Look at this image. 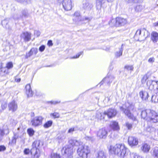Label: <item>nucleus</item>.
<instances>
[{
	"instance_id": "1",
	"label": "nucleus",
	"mask_w": 158,
	"mask_h": 158,
	"mask_svg": "<svg viewBox=\"0 0 158 158\" xmlns=\"http://www.w3.org/2000/svg\"><path fill=\"white\" fill-rule=\"evenodd\" d=\"M109 150L111 154L124 158L128 150L124 144L121 143L110 145Z\"/></svg>"
},
{
	"instance_id": "2",
	"label": "nucleus",
	"mask_w": 158,
	"mask_h": 158,
	"mask_svg": "<svg viewBox=\"0 0 158 158\" xmlns=\"http://www.w3.org/2000/svg\"><path fill=\"white\" fill-rule=\"evenodd\" d=\"M142 118L146 119L148 123H156L158 122V114L150 109L143 110L141 111Z\"/></svg>"
},
{
	"instance_id": "3",
	"label": "nucleus",
	"mask_w": 158,
	"mask_h": 158,
	"mask_svg": "<svg viewBox=\"0 0 158 158\" xmlns=\"http://www.w3.org/2000/svg\"><path fill=\"white\" fill-rule=\"evenodd\" d=\"M134 108V106L130 104L129 103L126 102L125 104L123 106V107H120V110L123 111L125 114L130 119L134 121L138 122L137 120L136 117L134 116L130 112V109L132 110Z\"/></svg>"
},
{
	"instance_id": "4",
	"label": "nucleus",
	"mask_w": 158,
	"mask_h": 158,
	"mask_svg": "<svg viewBox=\"0 0 158 158\" xmlns=\"http://www.w3.org/2000/svg\"><path fill=\"white\" fill-rule=\"evenodd\" d=\"M89 152V147L82 143L79 145L77 150V152L79 156L77 158H87V155Z\"/></svg>"
},
{
	"instance_id": "5",
	"label": "nucleus",
	"mask_w": 158,
	"mask_h": 158,
	"mask_svg": "<svg viewBox=\"0 0 158 158\" xmlns=\"http://www.w3.org/2000/svg\"><path fill=\"white\" fill-rule=\"evenodd\" d=\"M73 150L72 146L67 145L64 146L62 149L61 152L63 154H66L69 158L73 157Z\"/></svg>"
},
{
	"instance_id": "6",
	"label": "nucleus",
	"mask_w": 158,
	"mask_h": 158,
	"mask_svg": "<svg viewBox=\"0 0 158 158\" xmlns=\"http://www.w3.org/2000/svg\"><path fill=\"white\" fill-rule=\"evenodd\" d=\"M58 2L62 4L64 9L69 10L72 8V2L71 0H58Z\"/></svg>"
},
{
	"instance_id": "7",
	"label": "nucleus",
	"mask_w": 158,
	"mask_h": 158,
	"mask_svg": "<svg viewBox=\"0 0 158 158\" xmlns=\"http://www.w3.org/2000/svg\"><path fill=\"white\" fill-rule=\"evenodd\" d=\"M44 118L41 116H36L31 120L32 125L34 127H38L41 125Z\"/></svg>"
},
{
	"instance_id": "8",
	"label": "nucleus",
	"mask_w": 158,
	"mask_h": 158,
	"mask_svg": "<svg viewBox=\"0 0 158 158\" xmlns=\"http://www.w3.org/2000/svg\"><path fill=\"white\" fill-rule=\"evenodd\" d=\"M107 135V131L104 128L100 129L97 133L98 137L101 139L105 138Z\"/></svg>"
},
{
	"instance_id": "9",
	"label": "nucleus",
	"mask_w": 158,
	"mask_h": 158,
	"mask_svg": "<svg viewBox=\"0 0 158 158\" xmlns=\"http://www.w3.org/2000/svg\"><path fill=\"white\" fill-rule=\"evenodd\" d=\"M128 142L129 145L132 147L138 145V139L135 137L130 136L128 139Z\"/></svg>"
},
{
	"instance_id": "10",
	"label": "nucleus",
	"mask_w": 158,
	"mask_h": 158,
	"mask_svg": "<svg viewBox=\"0 0 158 158\" xmlns=\"http://www.w3.org/2000/svg\"><path fill=\"white\" fill-rule=\"evenodd\" d=\"M115 77L112 74H108L107 76L105 77L100 82V84L102 85L104 82H106L108 84H110L114 79Z\"/></svg>"
},
{
	"instance_id": "11",
	"label": "nucleus",
	"mask_w": 158,
	"mask_h": 158,
	"mask_svg": "<svg viewBox=\"0 0 158 158\" xmlns=\"http://www.w3.org/2000/svg\"><path fill=\"white\" fill-rule=\"evenodd\" d=\"M92 4L89 3L88 0H84L83 2L82 8L87 11L90 10L93 7Z\"/></svg>"
},
{
	"instance_id": "12",
	"label": "nucleus",
	"mask_w": 158,
	"mask_h": 158,
	"mask_svg": "<svg viewBox=\"0 0 158 158\" xmlns=\"http://www.w3.org/2000/svg\"><path fill=\"white\" fill-rule=\"evenodd\" d=\"M117 114L116 110L114 109H109L107 111H105L103 115H107L108 118H111L115 116Z\"/></svg>"
},
{
	"instance_id": "13",
	"label": "nucleus",
	"mask_w": 158,
	"mask_h": 158,
	"mask_svg": "<svg viewBox=\"0 0 158 158\" xmlns=\"http://www.w3.org/2000/svg\"><path fill=\"white\" fill-rule=\"evenodd\" d=\"M32 158H39L41 153L39 149L32 148L31 151Z\"/></svg>"
},
{
	"instance_id": "14",
	"label": "nucleus",
	"mask_w": 158,
	"mask_h": 158,
	"mask_svg": "<svg viewBox=\"0 0 158 158\" xmlns=\"http://www.w3.org/2000/svg\"><path fill=\"white\" fill-rule=\"evenodd\" d=\"M31 34L27 32H25L22 33L20 35L22 39H23L25 41L28 42L31 39Z\"/></svg>"
},
{
	"instance_id": "15",
	"label": "nucleus",
	"mask_w": 158,
	"mask_h": 158,
	"mask_svg": "<svg viewBox=\"0 0 158 158\" xmlns=\"http://www.w3.org/2000/svg\"><path fill=\"white\" fill-rule=\"evenodd\" d=\"M147 85L148 86L149 85V89L152 90L154 89V85L156 86V89H158V81H148L147 82Z\"/></svg>"
},
{
	"instance_id": "16",
	"label": "nucleus",
	"mask_w": 158,
	"mask_h": 158,
	"mask_svg": "<svg viewBox=\"0 0 158 158\" xmlns=\"http://www.w3.org/2000/svg\"><path fill=\"white\" fill-rule=\"evenodd\" d=\"M26 94L28 97H31L33 96V93L31 89V85L30 84H27L25 86Z\"/></svg>"
},
{
	"instance_id": "17",
	"label": "nucleus",
	"mask_w": 158,
	"mask_h": 158,
	"mask_svg": "<svg viewBox=\"0 0 158 158\" xmlns=\"http://www.w3.org/2000/svg\"><path fill=\"white\" fill-rule=\"evenodd\" d=\"M9 110L13 112L16 111L17 109V105L14 101L10 102L8 105Z\"/></svg>"
},
{
	"instance_id": "18",
	"label": "nucleus",
	"mask_w": 158,
	"mask_h": 158,
	"mask_svg": "<svg viewBox=\"0 0 158 158\" xmlns=\"http://www.w3.org/2000/svg\"><path fill=\"white\" fill-rule=\"evenodd\" d=\"M150 149V145L146 143L143 144L141 147V150L144 153H148Z\"/></svg>"
},
{
	"instance_id": "19",
	"label": "nucleus",
	"mask_w": 158,
	"mask_h": 158,
	"mask_svg": "<svg viewBox=\"0 0 158 158\" xmlns=\"http://www.w3.org/2000/svg\"><path fill=\"white\" fill-rule=\"evenodd\" d=\"M139 96L143 100L145 101L148 100L149 97L148 93L147 92L143 91L140 92Z\"/></svg>"
},
{
	"instance_id": "20",
	"label": "nucleus",
	"mask_w": 158,
	"mask_h": 158,
	"mask_svg": "<svg viewBox=\"0 0 158 158\" xmlns=\"http://www.w3.org/2000/svg\"><path fill=\"white\" fill-rule=\"evenodd\" d=\"M110 126L114 130H118L119 129V127L118 122L113 121L111 122Z\"/></svg>"
},
{
	"instance_id": "21",
	"label": "nucleus",
	"mask_w": 158,
	"mask_h": 158,
	"mask_svg": "<svg viewBox=\"0 0 158 158\" xmlns=\"http://www.w3.org/2000/svg\"><path fill=\"white\" fill-rule=\"evenodd\" d=\"M116 23L117 24L122 26L126 23L127 21L126 19L121 18H117L116 19Z\"/></svg>"
},
{
	"instance_id": "22",
	"label": "nucleus",
	"mask_w": 158,
	"mask_h": 158,
	"mask_svg": "<svg viewBox=\"0 0 158 158\" xmlns=\"http://www.w3.org/2000/svg\"><path fill=\"white\" fill-rule=\"evenodd\" d=\"M69 142L72 146L75 145L78 147L82 143L81 142L78 141L74 139H70Z\"/></svg>"
},
{
	"instance_id": "23",
	"label": "nucleus",
	"mask_w": 158,
	"mask_h": 158,
	"mask_svg": "<svg viewBox=\"0 0 158 158\" xmlns=\"http://www.w3.org/2000/svg\"><path fill=\"white\" fill-rule=\"evenodd\" d=\"M5 131L6 132V134H9V131L8 128L6 129L0 128V142L2 139Z\"/></svg>"
},
{
	"instance_id": "24",
	"label": "nucleus",
	"mask_w": 158,
	"mask_h": 158,
	"mask_svg": "<svg viewBox=\"0 0 158 158\" xmlns=\"http://www.w3.org/2000/svg\"><path fill=\"white\" fill-rule=\"evenodd\" d=\"M151 39L154 43L156 42L158 40V33L156 31H153L151 33Z\"/></svg>"
},
{
	"instance_id": "25",
	"label": "nucleus",
	"mask_w": 158,
	"mask_h": 158,
	"mask_svg": "<svg viewBox=\"0 0 158 158\" xmlns=\"http://www.w3.org/2000/svg\"><path fill=\"white\" fill-rule=\"evenodd\" d=\"M38 52L37 49L36 48H31L30 51L27 53L26 55V58H27L31 56L34 52L35 54H36Z\"/></svg>"
},
{
	"instance_id": "26",
	"label": "nucleus",
	"mask_w": 158,
	"mask_h": 158,
	"mask_svg": "<svg viewBox=\"0 0 158 158\" xmlns=\"http://www.w3.org/2000/svg\"><path fill=\"white\" fill-rule=\"evenodd\" d=\"M96 158H106L105 153L102 151L98 152L97 153Z\"/></svg>"
},
{
	"instance_id": "27",
	"label": "nucleus",
	"mask_w": 158,
	"mask_h": 158,
	"mask_svg": "<svg viewBox=\"0 0 158 158\" xmlns=\"http://www.w3.org/2000/svg\"><path fill=\"white\" fill-rule=\"evenodd\" d=\"M152 155L155 158H158V147H155L153 149Z\"/></svg>"
},
{
	"instance_id": "28",
	"label": "nucleus",
	"mask_w": 158,
	"mask_h": 158,
	"mask_svg": "<svg viewBox=\"0 0 158 158\" xmlns=\"http://www.w3.org/2000/svg\"><path fill=\"white\" fill-rule=\"evenodd\" d=\"M106 2V0H96V3L97 8H100L102 4Z\"/></svg>"
},
{
	"instance_id": "29",
	"label": "nucleus",
	"mask_w": 158,
	"mask_h": 158,
	"mask_svg": "<svg viewBox=\"0 0 158 158\" xmlns=\"http://www.w3.org/2000/svg\"><path fill=\"white\" fill-rule=\"evenodd\" d=\"M40 145V142L39 141H35L33 143L32 148L39 149V147Z\"/></svg>"
},
{
	"instance_id": "30",
	"label": "nucleus",
	"mask_w": 158,
	"mask_h": 158,
	"mask_svg": "<svg viewBox=\"0 0 158 158\" xmlns=\"http://www.w3.org/2000/svg\"><path fill=\"white\" fill-rule=\"evenodd\" d=\"M52 121L49 120L46 122L44 125V127L45 128H48L51 127L52 124Z\"/></svg>"
},
{
	"instance_id": "31",
	"label": "nucleus",
	"mask_w": 158,
	"mask_h": 158,
	"mask_svg": "<svg viewBox=\"0 0 158 158\" xmlns=\"http://www.w3.org/2000/svg\"><path fill=\"white\" fill-rule=\"evenodd\" d=\"M103 113H102L99 112H97L96 115V117L98 119H103L104 118V116L106 115L105 114L103 115Z\"/></svg>"
},
{
	"instance_id": "32",
	"label": "nucleus",
	"mask_w": 158,
	"mask_h": 158,
	"mask_svg": "<svg viewBox=\"0 0 158 158\" xmlns=\"http://www.w3.org/2000/svg\"><path fill=\"white\" fill-rule=\"evenodd\" d=\"M128 158H143L142 157L139 156L135 152L130 153V157Z\"/></svg>"
},
{
	"instance_id": "33",
	"label": "nucleus",
	"mask_w": 158,
	"mask_h": 158,
	"mask_svg": "<svg viewBox=\"0 0 158 158\" xmlns=\"http://www.w3.org/2000/svg\"><path fill=\"white\" fill-rule=\"evenodd\" d=\"M22 14L23 16L25 17H27L29 16V14L27 9L23 10L22 11Z\"/></svg>"
},
{
	"instance_id": "34",
	"label": "nucleus",
	"mask_w": 158,
	"mask_h": 158,
	"mask_svg": "<svg viewBox=\"0 0 158 158\" xmlns=\"http://www.w3.org/2000/svg\"><path fill=\"white\" fill-rule=\"evenodd\" d=\"M27 132L30 136H32L34 134L35 131L32 128H29L27 130Z\"/></svg>"
},
{
	"instance_id": "35",
	"label": "nucleus",
	"mask_w": 158,
	"mask_h": 158,
	"mask_svg": "<svg viewBox=\"0 0 158 158\" xmlns=\"http://www.w3.org/2000/svg\"><path fill=\"white\" fill-rule=\"evenodd\" d=\"M123 51V45H122L121 48L120 49L119 52H117L115 53V56L117 57H118L121 56L122 54V52Z\"/></svg>"
},
{
	"instance_id": "36",
	"label": "nucleus",
	"mask_w": 158,
	"mask_h": 158,
	"mask_svg": "<svg viewBox=\"0 0 158 158\" xmlns=\"http://www.w3.org/2000/svg\"><path fill=\"white\" fill-rule=\"evenodd\" d=\"M151 101L152 102L154 103L158 102V97L157 94L156 95H154L152 96Z\"/></svg>"
},
{
	"instance_id": "37",
	"label": "nucleus",
	"mask_w": 158,
	"mask_h": 158,
	"mask_svg": "<svg viewBox=\"0 0 158 158\" xmlns=\"http://www.w3.org/2000/svg\"><path fill=\"white\" fill-rule=\"evenodd\" d=\"M77 18V20H81V17L80 15V14L79 12H75L73 16V18Z\"/></svg>"
},
{
	"instance_id": "38",
	"label": "nucleus",
	"mask_w": 158,
	"mask_h": 158,
	"mask_svg": "<svg viewBox=\"0 0 158 158\" xmlns=\"http://www.w3.org/2000/svg\"><path fill=\"white\" fill-rule=\"evenodd\" d=\"M15 1L19 2L25 4L30 3L31 2V0H15Z\"/></svg>"
},
{
	"instance_id": "39",
	"label": "nucleus",
	"mask_w": 158,
	"mask_h": 158,
	"mask_svg": "<svg viewBox=\"0 0 158 158\" xmlns=\"http://www.w3.org/2000/svg\"><path fill=\"white\" fill-rule=\"evenodd\" d=\"M143 7L142 6L137 5L135 8V11L136 12L141 11L143 9Z\"/></svg>"
},
{
	"instance_id": "40",
	"label": "nucleus",
	"mask_w": 158,
	"mask_h": 158,
	"mask_svg": "<svg viewBox=\"0 0 158 158\" xmlns=\"http://www.w3.org/2000/svg\"><path fill=\"white\" fill-rule=\"evenodd\" d=\"M148 78L147 75H144L141 79V82L142 84H144Z\"/></svg>"
},
{
	"instance_id": "41",
	"label": "nucleus",
	"mask_w": 158,
	"mask_h": 158,
	"mask_svg": "<svg viewBox=\"0 0 158 158\" xmlns=\"http://www.w3.org/2000/svg\"><path fill=\"white\" fill-rule=\"evenodd\" d=\"M142 32L143 33V36L145 38L147 37L149 34L145 28L142 29Z\"/></svg>"
},
{
	"instance_id": "42",
	"label": "nucleus",
	"mask_w": 158,
	"mask_h": 158,
	"mask_svg": "<svg viewBox=\"0 0 158 158\" xmlns=\"http://www.w3.org/2000/svg\"><path fill=\"white\" fill-rule=\"evenodd\" d=\"M124 125L128 130L131 129L132 127V124L128 122H126Z\"/></svg>"
},
{
	"instance_id": "43",
	"label": "nucleus",
	"mask_w": 158,
	"mask_h": 158,
	"mask_svg": "<svg viewBox=\"0 0 158 158\" xmlns=\"http://www.w3.org/2000/svg\"><path fill=\"white\" fill-rule=\"evenodd\" d=\"M8 23V20L7 19H6L2 20V22L1 24L3 26L6 27V25Z\"/></svg>"
},
{
	"instance_id": "44",
	"label": "nucleus",
	"mask_w": 158,
	"mask_h": 158,
	"mask_svg": "<svg viewBox=\"0 0 158 158\" xmlns=\"http://www.w3.org/2000/svg\"><path fill=\"white\" fill-rule=\"evenodd\" d=\"M124 68L128 70L131 71H132L134 69V67L132 65H126L124 67Z\"/></svg>"
},
{
	"instance_id": "45",
	"label": "nucleus",
	"mask_w": 158,
	"mask_h": 158,
	"mask_svg": "<svg viewBox=\"0 0 158 158\" xmlns=\"http://www.w3.org/2000/svg\"><path fill=\"white\" fill-rule=\"evenodd\" d=\"M128 4H132L133 3L138 2L140 0H125Z\"/></svg>"
},
{
	"instance_id": "46",
	"label": "nucleus",
	"mask_w": 158,
	"mask_h": 158,
	"mask_svg": "<svg viewBox=\"0 0 158 158\" xmlns=\"http://www.w3.org/2000/svg\"><path fill=\"white\" fill-rule=\"evenodd\" d=\"M50 116H53L54 118H58L60 116V114L58 113L55 112L53 113H51Z\"/></svg>"
},
{
	"instance_id": "47",
	"label": "nucleus",
	"mask_w": 158,
	"mask_h": 158,
	"mask_svg": "<svg viewBox=\"0 0 158 158\" xmlns=\"http://www.w3.org/2000/svg\"><path fill=\"white\" fill-rule=\"evenodd\" d=\"M23 131V129L22 128H21L20 127H18L17 129V135H18L17 136H19L20 133H21Z\"/></svg>"
},
{
	"instance_id": "48",
	"label": "nucleus",
	"mask_w": 158,
	"mask_h": 158,
	"mask_svg": "<svg viewBox=\"0 0 158 158\" xmlns=\"http://www.w3.org/2000/svg\"><path fill=\"white\" fill-rule=\"evenodd\" d=\"M60 155L57 153H52L51 154V158H60Z\"/></svg>"
},
{
	"instance_id": "49",
	"label": "nucleus",
	"mask_w": 158,
	"mask_h": 158,
	"mask_svg": "<svg viewBox=\"0 0 158 158\" xmlns=\"http://www.w3.org/2000/svg\"><path fill=\"white\" fill-rule=\"evenodd\" d=\"M13 67V64L11 62H9L6 64V68L8 69L11 68Z\"/></svg>"
},
{
	"instance_id": "50",
	"label": "nucleus",
	"mask_w": 158,
	"mask_h": 158,
	"mask_svg": "<svg viewBox=\"0 0 158 158\" xmlns=\"http://www.w3.org/2000/svg\"><path fill=\"white\" fill-rule=\"evenodd\" d=\"M142 32V29H138L136 31L135 35L134 36L135 37H136L137 36L139 35Z\"/></svg>"
},
{
	"instance_id": "51",
	"label": "nucleus",
	"mask_w": 158,
	"mask_h": 158,
	"mask_svg": "<svg viewBox=\"0 0 158 158\" xmlns=\"http://www.w3.org/2000/svg\"><path fill=\"white\" fill-rule=\"evenodd\" d=\"M83 53L82 52H81L78 53L76 56H73V57L71 58L72 59H75L79 57Z\"/></svg>"
},
{
	"instance_id": "52",
	"label": "nucleus",
	"mask_w": 158,
	"mask_h": 158,
	"mask_svg": "<svg viewBox=\"0 0 158 158\" xmlns=\"http://www.w3.org/2000/svg\"><path fill=\"white\" fill-rule=\"evenodd\" d=\"M146 130L147 131L150 132L153 131L155 130V129L154 128L150 127H147Z\"/></svg>"
},
{
	"instance_id": "53",
	"label": "nucleus",
	"mask_w": 158,
	"mask_h": 158,
	"mask_svg": "<svg viewBox=\"0 0 158 158\" xmlns=\"http://www.w3.org/2000/svg\"><path fill=\"white\" fill-rule=\"evenodd\" d=\"M60 101H52L49 102V103L51 104L56 105V104L59 103L60 102Z\"/></svg>"
},
{
	"instance_id": "54",
	"label": "nucleus",
	"mask_w": 158,
	"mask_h": 158,
	"mask_svg": "<svg viewBox=\"0 0 158 158\" xmlns=\"http://www.w3.org/2000/svg\"><path fill=\"white\" fill-rule=\"evenodd\" d=\"M31 151L28 148H25L23 151L25 155H28L29 154Z\"/></svg>"
},
{
	"instance_id": "55",
	"label": "nucleus",
	"mask_w": 158,
	"mask_h": 158,
	"mask_svg": "<svg viewBox=\"0 0 158 158\" xmlns=\"http://www.w3.org/2000/svg\"><path fill=\"white\" fill-rule=\"evenodd\" d=\"M7 107V103L6 102H3L1 106L3 110L5 109Z\"/></svg>"
},
{
	"instance_id": "56",
	"label": "nucleus",
	"mask_w": 158,
	"mask_h": 158,
	"mask_svg": "<svg viewBox=\"0 0 158 158\" xmlns=\"http://www.w3.org/2000/svg\"><path fill=\"white\" fill-rule=\"evenodd\" d=\"M155 59L153 57H151L148 60V62L149 63L151 64H152L155 61Z\"/></svg>"
},
{
	"instance_id": "57",
	"label": "nucleus",
	"mask_w": 158,
	"mask_h": 158,
	"mask_svg": "<svg viewBox=\"0 0 158 158\" xmlns=\"http://www.w3.org/2000/svg\"><path fill=\"white\" fill-rule=\"evenodd\" d=\"M45 48V46L44 45H42L40 47L39 50L40 52H43Z\"/></svg>"
},
{
	"instance_id": "58",
	"label": "nucleus",
	"mask_w": 158,
	"mask_h": 158,
	"mask_svg": "<svg viewBox=\"0 0 158 158\" xmlns=\"http://www.w3.org/2000/svg\"><path fill=\"white\" fill-rule=\"evenodd\" d=\"M65 138V136L63 135H60L58 137V139H59L62 140Z\"/></svg>"
},
{
	"instance_id": "59",
	"label": "nucleus",
	"mask_w": 158,
	"mask_h": 158,
	"mask_svg": "<svg viewBox=\"0 0 158 158\" xmlns=\"http://www.w3.org/2000/svg\"><path fill=\"white\" fill-rule=\"evenodd\" d=\"M85 139L87 140H90L91 141H93L94 139L93 137H89V136H86L85 137Z\"/></svg>"
},
{
	"instance_id": "60",
	"label": "nucleus",
	"mask_w": 158,
	"mask_h": 158,
	"mask_svg": "<svg viewBox=\"0 0 158 158\" xmlns=\"http://www.w3.org/2000/svg\"><path fill=\"white\" fill-rule=\"evenodd\" d=\"M34 34L35 35H36L37 37H38L40 35V33L39 31H34Z\"/></svg>"
},
{
	"instance_id": "61",
	"label": "nucleus",
	"mask_w": 158,
	"mask_h": 158,
	"mask_svg": "<svg viewBox=\"0 0 158 158\" xmlns=\"http://www.w3.org/2000/svg\"><path fill=\"white\" fill-rule=\"evenodd\" d=\"M74 131V128H71L69 129L68 131V133H73Z\"/></svg>"
},
{
	"instance_id": "62",
	"label": "nucleus",
	"mask_w": 158,
	"mask_h": 158,
	"mask_svg": "<svg viewBox=\"0 0 158 158\" xmlns=\"http://www.w3.org/2000/svg\"><path fill=\"white\" fill-rule=\"evenodd\" d=\"M11 124L13 125H15L16 124V122L14 119H11L10 120Z\"/></svg>"
},
{
	"instance_id": "63",
	"label": "nucleus",
	"mask_w": 158,
	"mask_h": 158,
	"mask_svg": "<svg viewBox=\"0 0 158 158\" xmlns=\"http://www.w3.org/2000/svg\"><path fill=\"white\" fill-rule=\"evenodd\" d=\"M6 148L3 146H0V151L5 150Z\"/></svg>"
},
{
	"instance_id": "64",
	"label": "nucleus",
	"mask_w": 158,
	"mask_h": 158,
	"mask_svg": "<svg viewBox=\"0 0 158 158\" xmlns=\"http://www.w3.org/2000/svg\"><path fill=\"white\" fill-rule=\"evenodd\" d=\"M16 135H15V137H13L12 139V142L13 143H15L16 142Z\"/></svg>"
}]
</instances>
